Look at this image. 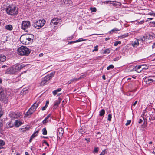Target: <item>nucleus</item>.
I'll use <instances>...</instances> for the list:
<instances>
[{"label":"nucleus","mask_w":155,"mask_h":155,"mask_svg":"<svg viewBox=\"0 0 155 155\" xmlns=\"http://www.w3.org/2000/svg\"><path fill=\"white\" fill-rule=\"evenodd\" d=\"M30 128V127H24L23 126L22 127V128H21V130H22L23 132H25L26 130H27L29 129Z\"/></svg>","instance_id":"obj_29"},{"label":"nucleus","mask_w":155,"mask_h":155,"mask_svg":"<svg viewBox=\"0 0 155 155\" xmlns=\"http://www.w3.org/2000/svg\"><path fill=\"white\" fill-rule=\"evenodd\" d=\"M135 71L138 73H140L141 71V70H136V69H135Z\"/></svg>","instance_id":"obj_63"},{"label":"nucleus","mask_w":155,"mask_h":155,"mask_svg":"<svg viewBox=\"0 0 155 155\" xmlns=\"http://www.w3.org/2000/svg\"><path fill=\"white\" fill-rule=\"evenodd\" d=\"M142 65H139L138 66H136L135 68V69L136 70H139L140 68H142Z\"/></svg>","instance_id":"obj_39"},{"label":"nucleus","mask_w":155,"mask_h":155,"mask_svg":"<svg viewBox=\"0 0 155 155\" xmlns=\"http://www.w3.org/2000/svg\"><path fill=\"white\" fill-rule=\"evenodd\" d=\"M63 2L64 4L67 6L72 5V2L71 0H63Z\"/></svg>","instance_id":"obj_14"},{"label":"nucleus","mask_w":155,"mask_h":155,"mask_svg":"<svg viewBox=\"0 0 155 155\" xmlns=\"http://www.w3.org/2000/svg\"><path fill=\"white\" fill-rule=\"evenodd\" d=\"M57 138L58 140L61 139L64 133V130L62 128H59L57 129Z\"/></svg>","instance_id":"obj_8"},{"label":"nucleus","mask_w":155,"mask_h":155,"mask_svg":"<svg viewBox=\"0 0 155 155\" xmlns=\"http://www.w3.org/2000/svg\"><path fill=\"white\" fill-rule=\"evenodd\" d=\"M114 67L113 65H110L107 67V70H109L110 69L113 68Z\"/></svg>","instance_id":"obj_34"},{"label":"nucleus","mask_w":155,"mask_h":155,"mask_svg":"<svg viewBox=\"0 0 155 155\" xmlns=\"http://www.w3.org/2000/svg\"><path fill=\"white\" fill-rule=\"evenodd\" d=\"M17 51L18 54L21 56H28L30 52L29 49L24 46H21L19 48Z\"/></svg>","instance_id":"obj_1"},{"label":"nucleus","mask_w":155,"mask_h":155,"mask_svg":"<svg viewBox=\"0 0 155 155\" xmlns=\"http://www.w3.org/2000/svg\"><path fill=\"white\" fill-rule=\"evenodd\" d=\"M61 100L62 99L61 98H59L58 99V100L55 102L54 104V105L55 106H58L59 105V104H60Z\"/></svg>","instance_id":"obj_23"},{"label":"nucleus","mask_w":155,"mask_h":155,"mask_svg":"<svg viewBox=\"0 0 155 155\" xmlns=\"http://www.w3.org/2000/svg\"><path fill=\"white\" fill-rule=\"evenodd\" d=\"M110 50L109 49H106L104 51L105 53H109L110 52Z\"/></svg>","instance_id":"obj_44"},{"label":"nucleus","mask_w":155,"mask_h":155,"mask_svg":"<svg viewBox=\"0 0 155 155\" xmlns=\"http://www.w3.org/2000/svg\"><path fill=\"white\" fill-rule=\"evenodd\" d=\"M150 117L149 118V121H151V120H154L155 119V114H151L150 115Z\"/></svg>","instance_id":"obj_21"},{"label":"nucleus","mask_w":155,"mask_h":155,"mask_svg":"<svg viewBox=\"0 0 155 155\" xmlns=\"http://www.w3.org/2000/svg\"><path fill=\"white\" fill-rule=\"evenodd\" d=\"M142 121H143L141 119H140L139 121V123H141L142 122Z\"/></svg>","instance_id":"obj_61"},{"label":"nucleus","mask_w":155,"mask_h":155,"mask_svg":"<svg viewBox=\"0 0 155 155\" xmlns=\"http://www.w3.org/2000/svg\"><path fill=\"white\" fill-rule=\"evenodd\" d=\"M144 21L143 20H142V21H140L139 23L140 24H143L144 23Z\"/></svg>","instance_id":"obj_60"},{"label":"nucleus","mask_w":155,"mask_h":155,"mask_svg":"<svg viewBox=\"0 0 155 155\" xmlns=\"http://www.w3.org/2000/svg\"><path fill=\"white\" fill-rule=\"evenodd\" d=\"M74 37L72 35L71 36L69 37L68 38V39L69 40H71Z\"/></svg>","instance_id":"obj_53"},{"label":"nucleus","mask_w":155,"mask_h":155,"mask_svg":"<svg viewBox=\"0 0 155 155\" xmlns=\"http://www.w3.org/2000/svg\"><path fill=\"white\" fill-rule=\"evenodd\" d=\"M15 66H16V67L18 71H20L21 69H22L23 67H25V66L24 64H22L21 65H20L18 64H15Z\"/></svg>","instance_id":"obj_19"},{"label":"nucleus","mask_w":155,"mask_h":155,"mask_svg":"<svg viewBox=\"0 0 155 155\" xmlns=\"http://www.w3.org/2000/svg\"><path fill=\"white\" fill-rule=\"evenodd\" d=\"M111 118H112V115L111 114H109L108 116L107 120L109 121H110L111 120Z\"/></svg>","instance_id":"obj_35"},{"label":"nucleus","mask_w":155,"mask_h":155,"mask_svg":"<svg viewBox=\"0 0 155 155\" xmlns=\"http://www.w3.org/2000/svg\"><path fill=\"white\" fill-rule=\"evenodd\" d=\"M8 100L6 92L2 91V88L0 87V101L6 104L8 102Z\"/></svg>","instance_id":"obj_3"},{"label":"nucleus","mask_w":155,"mask_h":155,"mask_svg":"<svg viewBox=\"0 0 155 155\" xmlns=\"http://www.w3.org/2000/svg\"><path fill=\"white\" fill-rule=\"evenodd\" d=\"M121 42L120 41H117L114 42V45L115 46H117L118 44H120Z\"/></svg>","instance_id":"obj_31"},{"label":"nucleus","mask_w":155,"mask_h":155,"mask_svg":"<svg viewBox=\"0 0 155 155\" xmlns=\"http://www.w3.org/2000/svg\"><path fill=\"white\" fill-rule=\"evenodd\" d=\"M42 134L44 135H45L47 134V132L45 127L42 130Z\"/></svg>","instance_id":"obj_30"},{"label":"nucleus","mask_w":155,"mask_h":155,"mask_svg":"<svg viewBox=\"0 0 155 155\" xmlns=\"http://www.w3.org/2000/svg\"><path fill=\"white\" fill-rule=\"evenodd\" d=\"M26 37L25 36L23 35L20 37V40L22 44L26 45H28L30 43H31L33 42L31 40L29 39V38L25 39V40L24 38Z\"/></svg>","instance_id":"obj_6"},{"label":"nucleus","mask_w":155,"mask_h":155,"mask_svg":"<svg viewBox=\"0 0 155 155\" xmlns=\"http://www.w3.org/2000/svg\"><path fill=\"white\" fill-rule=\"evenodd\" d=\"M3 115V112L2 110H0V118Z\"/></svg>","instance_id":"obj_56"},{"label":"nucleus","mask_w":155,"mask_h":155,"mask_svg":"<svg viewBox=\"0 0 155 155\" xmlns=\"http://www.w3.org/2000/svg\"><path fill=\"white\" fill-rule=\"evenodd\" d=\"M34 138L33 137H32V136H31L30 138V140H29V142L30 143H31L32 141V139Z\"/></svg>","instance_id":"obj_57"},{"label":"nucleus","mask_w":155,"mask_h":155,"mask_svg":"<svg viewBox=\"0 0 155 155\" xmlns=\"http://www.w3.org/2000/svg\"><path fill=\"white\" fill-rule=\"evenodd\" d=\"M15 65H13L11 68L6 69L5 73L7 74H14L18 72Z\"/></svg>","instance_id":"obj_5"},{"label":"nucleus","mask_w":155,"mask_h":155,"mask_svg":"<svg viewBox=\"0 0 155 155\" xmlns=\"http://www.w3.org/2000/svg\"><path fill=\"white\" fill-rule=\"evenodd\" d=\"M90 10L92 12H95L96 11V8L95 7L91 8Z\"/></svg>","instance_id":"obj_38"},{"label":"nucleus","mask_w":155,"mask_h":155,"mask_svg":"<svg viewBox=\"0 0 155 155\" xmlns=\"http://www.w3.org/2000/svg\"><path fill=\"white\" fill-rule=\"evenodd\" d=\"M131 122V120H127V123L125 124V125L126 126H127L128 125H129L130 124Z\"/></svg>","instance_id":"obj_41"},{"label":"nucleus","mask_w":155,"mask_h":155,"mask_svg":"<svg viewBox=\"0 0 155 155\" xmlns=\"http://www.w3.org/2000/svg\"><path fill=\"white\" fill-rule=\"evenodd\" d=\"M48 77L46 76L43 79L41 82L40 84L41 85H44L47 83V82L49 80Z\"/></svg>","instance_id":"obj_12"},{"label":"nucleus","mask_w":155,"mask_h":155,"mask_svg":"<svg viewBox=\"0 0 155 155\" xmlns=\"http://www.w3.org/2000/svg\"><path fill=\"white\" fill-rule=\"evenodd\" d=\"M149 35L151 36L152 37H155V35L154 34L152 33L151 35L149 34Z\"/></svg>","instance_id":"obj_52"},{"label":"nucleus","mask_w":155,"mask_h":155,"mask_svg":"<svg viewBox=\"0 0 155 155\" xmlns=\"http://www.w3.org/2000/svg\"><path fill=\"white\" fill-rule=\"evenodd\" d=\"M5 143V142L3 140L0 139V146L4 145Z\"/></svg>","instance_id":"obj_33"},{"label":"nucleus","mask_w":155,"mask_h":155,"mask_svg":"<svg viewBox=\"0 0 155 155\" xmlns=\"http://www.w3.org/2000/svg\"><path fill=\"white\" fill-rule=\"evenodd\" d=\"M48 104H49V101L47 100L46 101L45 106H47V107L48 105Z\"/></svg>","instance_id":"obj_51"},{"label":"nucleus","mask_w":155,"mask_h":155,"mask_svg":"<svg viewBox=\"0 0 155 155\" xmlns=\"http://www.w3.org/2000/svg\"><path fill=\"white\" fill-rule=\"evenodd\" d=\"M87 129L85 127H82L79 130V132L81 134H83L86 132Z\"/></svg>","instance_id":"obj_13"},{"label":"nucleus","mask_w":155,"mask_h":155,"mask_svg":"<svg viewBox=\"0 0 155 155\" xmlns=\"http://www.w3.org/2000/svg\"><path fill=\"white\" fill-rule=\"evenodd\" d=\"M102 78L104 80H105L106 79L105 76V75H103Z\"/></svg>","instance_id":"obj_64"},{"label":"nucleus","mask_w":155,"mask_h":155,"mask_svg":"<svg viewBox=\"0 0 155 155\" xmlns=\"http://www.w3.org/2000/svg\"><path fill=\"white\" fill-rule=\"evenodd\" d=\"M7 14L11 15H15L18 13V8L15 6H9L5 8Z\"/></svg>","instance_id":"obj_2"},{"label":"nucleus","mask_w":155,"mask_h":155,"mask_svg":"<svg viewBox=\"0 0 155 155\" xmlns=\"http://www.w3.org/2000/svg\"><path fill=\"white\" fill-rule=\"evenodd\" d=\"M137 101H135V102H134V103L133 104H132V105L134 106H135V105H136V104H137Z\"/></svg>","instance_id":"obj_55"},{"label":"nucleus","mask_w":155,"mask_h":155,"mask_svg":"<svg viewBox=\"0 0 155 155\" xmlns=\"http://www.w3.org/2000/svg\"><path fill=\"white\" fill-rule=\"evenodd\" d=\"M40 102H35L33 104V105H34V106L35 107L37 108L38 107L39 104H40Z\"/></svg>","instance_id":"obj_36"},{"label":"nucleus","mask_w":155,"mask_h":155,"mask_svg":"<svg viewBox=\"0 0 155 155\" xmlns=\"http://www.w3.org/2000/svg\"><path fill=\"white\" fill-rule=\"evenodd\" d=\"M37 136V134H35V133L34 132L31 136H32V137H33L34 138Z\"/></svg>","instance_id":"obj_45"},{"label":"nucleus","mask_w":155,"mask_h":155,"mask_svg":"<svg viewBox=\"0 0 155 155\" xmlns=\"http://www.w3.org/2000/svg\"><path fill=\"white\" fill-rule=\"evenodd\" d=\"M11 122H8L6 124V127L7 128H11L13 127V124L11 125Z\"/></svg>","instance_id":"obj_26"},{"label":"nucleus","mask_w":155,"mask_h":155,"mask_svg":"<svg viewBox=\"0 0 155 155\" xmlns=\"http://www.w3.org/2000/svg\"><path fill=\"white\" fill-rule=\"evenodd\" d=\"M144 81L146 82L147 84H149L153 82L154 80L152 79L149 78V77H147L144 79Z\"/></svg>","instance_id":"obj_16"},{"label":"nucleus","mask_w":155,"mask_h":155,"mask_svg":"<svg viewBox=\"0 0 155 155\" xmlns=\"http://www.w3.org/2000/svg\"><path fill=\"white\" fill-rule=\"evenodd\" d=\"M84 40H83V38H80L79 39L77 40V41H78V42H81V41H84Z\"/></svg>","instance_id":"obj_49"},{"label":"nucleus","mask_w":155,"mask_h":155,"mask_svg":"<svg viewBox=\"0 0 155 155\" xmlns=\"http://www.w3.org/2000/svg\"><path fill=\"white\" fill-rule=\"evenodd\" d=\"M85 140L87 141V142H90V139H88L87 138H85Z\"/></svg>","instance_id":"obj_58"},{"label":"nucleus","mask_w":155,"mask_h":155,"mask_svg":"<svg viewBox=\"0 0 155 155\" xmlns=\"http://www.w3.org/2000/svg\"><path fill=\"white\" fill-rule=\"evenodd\" d=\"M152 47L153 49L155 48V42L153 43Z\"/></svg>","instance_id":"obj_62"},{"label":"nucleus","mask_w":155,"mask_h":155,"mask_svg":"<svg viewBox=\"0 0 155 155\" xmlns=\"http://www.w3.org/2000/svg\"><path fill=\"white\" fill-rule=\"evenodd\" d=\"M99 148L97 147H96L94 148V150L93 151V152L97 153L98 151Z\"/></svg>","instance_id":"obj_37"},{"label":"nucleus","mask_w":155,"mask_h":155,"mask_svg":"<svg viewBox=\"0 0 155 155\" xmlns=\"http://www.w3.org/2000/svg\"><path fill=\"white\" fill-rule=\"evenodd\" d=\"M20 116V114L18 112H12L11 114V117L13 119L17 118Z\"/></svg>","instance_id":"obj_9"},{"label":"nucleus","mask_w":155,"mask_h":155,"mask_svg":"<svg viewBox=\"0 0 155 155\" xmlns=\"http://www.w3.org/2000/svg\"><path fill=\"white\" fill-rule=\"evenodd\" d=\"M2 68H5V67L6 68H8V67L6 65H2L1 67Z\"/></svg>","instance_id":"obj_59"},{"label":"nucleus","mask_w":155,"mask_h":155,"mask_svg":"<svg viewBox=\"0 0 155 155\" xmlns=\"http://www.w3.org/2000/svg\"><path fill=\"white\" fill-rule=\"evenodd\" d=\"M105 111L104 110V109H102L99 112V115L100 117L103 116L104 114H105Z\"/></svg>","instance_id":"obj_22"},{"label":"nucleus","mask_w":155,"mask_h":155,"mask_svg":"<svg viewBox=\"0 0 155 155\" xmlns=\"http://www.w3.org/2000/svg\"><path fill=\"white\" fill-rule=\"evenodd\" d=\"M33 113L32 112V111H31V110L29 109L26 113V114L24 116V117H28L29 118L31 117V116L33 114Z\"/></svg>","instance_id":"obj_15"},{"label":"nucleus","mask_w":155,"mask_h":155,"mask_svg":"<svg viewBox=\"0 0 155 155\" xmlns=\"http://www.w3.org/2000/svg\"><path fill=\"white\" fill-rule=\"evenodd\" d=\"M139 45V43L137 39L134 42L131 43V45L134 47H137Z\"/></svg>","instance_id":"obj_18"},{"label":"nucleus","mask_w":155,"mask_h":155,"mask_svg":"<svg viewBox=\"0 0 155 155\" xmlns=\"http://www.w3.org/2000/svg\"><path fill=\"white\" fill-rule=\"evenodd\" d=\"M119 59V57H116V58H114L113 59V60L115 61H117Z\"/></svg>","instance_id":"obj_46"},{"label":"nucleus","mask_w":155,"mask_h":155,"mask_svg":"<svg viewBox=\"0 0 155 155\" xmlns=\"http://www.w3.org/2000/svg\"><path fill=\"white\" fill-rule=\"evenodd\" d=\"M30 23L29 21H22L21 28L23 30H25L30 26Z\"/></svg>","instance_id":"obj_7"},{"label":"nucleus","mask_w":155,"mask_h":155,"mask_svg":"<svg viewBox=\"0 0 155 155\" xmlns=\"http://www.w3.org/2000/svg\"><path fill=\"white\" fill-rule=\"evenodd\" d=\"M47 107V106H46L45 105L42 108V111H44V110H46V109Z\"/></svg>","instance_id":"obj_50"},{"label":"nucleus","mask_w":155,"mask_h":155,"mask_svg":"<svg viewBox=\"0 0 155 155\" xmlns=\"http://www.w3.org/2000/svg\"><path fill=\"white\" fill-rule=\"evenodd\" d=\"M119 30H119V29L116 28H115L114 29H112L110 31V33L111 34H112L113 32H115L116 31H119Z\"/></svg>","instance_id":"obj_28"},{"label":"nucleus","mask_w":155,"mask_h":155,"mask_svg":"<svg viewBox=\"0 0 155 155\" xmlns=\"http://www.w3.org/2000/svg\"><path fill=\"white\" fill-rule=\"evenodd\" d=\"M36 108L34 106V105H33L29 109L31 111H32V112L34 113V111L36 109Z\"/></svg>","instance_id":"obj_25"},{"label":"nucleus","mask_w":155,"mask_h":155,"mask_svg":"<svg viewBox=\"0 0 155 155\" xmlns=\"http://www.w3.org/2000/svg\"><path fill=\"white\" fill-rule=\"evenodd\" d=\"M128 35H129L128 34V33H127L125 34H124V35H122L121 36V37L122 38H124L128 36Z\"/></svg>","instance_id":"obj_40"},{"label":"nucleus","mask_w":155,"mask_h":155,"mask_svg":"<svg viewBox=\"0 0 155 155\" xmlns=\"http://www.w3.org/2000/svg\"><path fill=\"white\" fill-rule=\"evenodd\" d=\"M137 40H138V41H141L143 42L144 41V40H143V39L142 38H139L138 39H137Z\"/></svg>","instance_id":"obj_54"},{"label":"nucleus","mask_w":155,"mask_h":155,"mask_svg":"<svg viewBox=\"0 0 155 155\" xmlns=\"http://www.w3.org/2000/svg\"><path fill=\"white\" fill-rule=\"evenodd\" d=\"M23 35L26 36L24 38L25 40V39L29 38V39L31 40L32 41H33V40L34 39V36L33 34H24Z\"/></svg>","instance_id":"obj_10"},{"label":"nucleus","mask_w":155,"mask_h":155,"mask_svg":"<svg viewBox=\"0 0 155 155\" xmlns=\"http://www.w3.org/2000/svg\"><path fill=\"white\" fill-rule=\"evenodd\" d=\"M98 47V46L97 45L95 47V49H94L93 50V51H97L98 50V48H97Z\"/></svg>","instance_id":"obj_47"},{"label":"nucleus","mask_w":155,"mask_h":155,"mask_svg":"<svg viewBox=\"0 0 155 155\" xmlns=\"http://www.w3.org/2000/svg\"><path fill=\"white\" fill-rule=\"evenodd\" d=\"M46 22L45 20H39L32 24V26L35 28L39 29L43 26Z\"/></svg>","instance_id":"obj_4"},{"label":"nucleus","mask_w":155,"mask_h":155,"mask_svg":"<svg viewBox=\"0 0 155 155\" xmlns=\"http://www.w3.org/2000/svg\"><path fill=\"white\" fill-rule=\"evenodd\" d=\"M61 90V88H59L57 89L54 90L53 91L52 93L54 95H55L57 94V93L60 91Z\"/></svg>","instance_id":"obj_24"},{"label":"nucleus","mask_w":155,"mask_h":155,"mask_svg":"<svg viewBox=\"0 0 155 155\" xmlns=\"http://www.w3.org/2000/svg\"><path fill=\"white\" fill-rule=\"evenodd\" d=\"M142 70L143 69L146 70L148 68L149 66L146 65H142Z\"/></svg>","instance_id":"obj_32"},{"label":"nucleus","mask_w":155,"mask_h":155,"mask_svg":"<svg viewBox=\"0 0 155 155\" xmlns=\"http://www.w3.org/2000/svg\"><path fill=\"white\" fill-rule=\"evenodd\" d=\"M43 143L45 144L48 146H49V144L46 141V140H44Z\"/></svg>","instance_id":"obj_48"},{"label":"nucleus","mask_w":155,"mask_h":155,"mask_svg":"<svg viewBox=\"0 0 155 155\" xmlns=\"http://www.w3.org/2000/svg\"><path fill=\"white\" fill-rule=\"evenodd\" d=\"M58 23L56 21L55 18H54L51 21L49 25L51 26L50 27L54 26L55 27L56 26L55 25H58Z\"/></svg>","instance_id":"obj_11"},{"label":"nucleus","mask_w":155,"mask_h":155,"mask_svg":"<svg viewBox=\"0 0 155 155\" xmlns=\"http://www.w3.org/2000/svg\"><path fill=\"white\" fill-rule=\"evenodd\" d=\"M55 18L56 21L58 22V23H60L61 22V20L60 19L58 18Z\"/></svg>","instance_id":"obj_42"},{"label":"nucleus","mask_w":155,"mask_h":155,"mask_svg":"<svg viewBox=\"0 0 155 155\" xmlns=\"http://www.w3.org/2000/svg\"><path fill=\"white\" fill-rule=\"evenodd\" d=\"M5 28L9 31L12 30L13 29V27L11 25H6Z\"/></svg>","instance_id":"obj_20"},{"label":"nucleus","mask_w":155,"mask_h":155,"mask_svg":"<svg viewBox=\"0 0 155 155\" xmlns=\"http://www.w3.org/2000/svg\"><path fill=\"white\" fill-rule=\"evenodd\" d=\"M48 122V119L46 118H45L44 120L42 122V123L43 124H45Z\"/></svg>","instance_id":"obj_43"},{"label":"nucleus","mask_w":155,"mask_h":155,"mask_svg":"<svg viewBox=\"0 0 155 155\" xmlns=\"http://www.w3.org/2000/svg\"><path fill=\"white\" fill-rule=\"evenodd\" d=\"M14 124V125L16 127H18L22 124V122L18 120H16Z\"/></svg>","instance_id":"obj_17"},{"label":"nucleus","mask_w":155,"mask_h":155,"mask_svg":"<svg viewBox=\"0 0 155 155\" xmlns=\"http://www.w3.org/2000/svg\"><path fill=\"white\" fill-rule=\"evenodd\" d=\"M55 73L54 72H53L52 73H50V74H49L48 75L46 76V77H48V78L49 79V80L51 79L54 75Z\"/></svg>","instance_id":"obj_27"}]
</instances>
